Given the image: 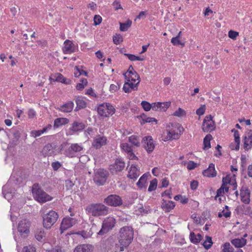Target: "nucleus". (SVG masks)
<instances>
[{
  "instance_id": "obj_1",
  "label": "nucleus",
  "mask_w": 252,
  "mask_h": 252,
  "mask_svg": "<svg viewBox=\"0 0 252 252\" xmlns=\"http://www.w3.org/2000/svg\"><path fill=\"white\" fill-rule=\"evenodd\" d=\"M133 72L132 74H124L126 82L124 85L123 90L126 93L138 89V85L140 82V76L136 72Z\"/></svg>"
},
{
  "instance_id": "obj_2",
  "label": "nucleus",
  "mask_w": 252,
  "mask_h": 252,
  "mask_svg": "<svg viewBox=\"0 0 252 252\" xmlns=\"http://www.w3.org/2000/svg\"><path fill=\"white\" fill-rule=\"evenodd\" d=\"M86 210L94 217H99L107 215L109 208L102 203H92L87 207Z\"/></svg>"
},
{
  "instance_id": "obj_3",
  "label": "nucleus",
  "mask_w": 252,
  "mask_h": 252,
  "mask_svg": "<svg viewBox=\"0 0 252 252\" xmlns=\"http://www.w3.org/2000/svg\"><path fill=\"white\" fill-rule=\"evenodd\" d=\"M133 238V229L130 226H124L120 231L119 242L122 243L123 245H129Z\"/></svg>"
},
{
  "instance_id": "obj_4",
  "label": "nucleus",
  "mask_w": 252,
  "mask_h": 252,
  "mask_svg": "<svg viewBox=\"0 0 252 252\" xmlns=\"http://www.w3.org/2000/svg\"><path fill=\"white\" fill-rule=\"evenodd\" d=\"M170 128L167 130V135L166 138V140H171L173 139H178L184 131V128L179 124H169L168 126Z\"/></svg>"
},
{
  "instance_id": "obj_5",
  "label": "nucleus",
  "mask_w": 252,
  "mask_h": 252,
  "mask_svg": "<svg viewBox=\"0 0 252 252\" xmlns=\"http://www.w3.org/2000/svg\"><path fill=\"white\" fill-rule=\"evenodd\" d=\"M32 193L35 199L40 202H45L52 199V197L42 190L38 184H34L32 188Z\"/></svg>"
},
{
  "instance_id": "obj_6",
  "label": "nucleus",
  "mask_w": 252,
  "mask_h": 252,
  "mask_svg": "<svg viewBox=\"0 0 252 252\" xmlns=\"http://www.w3.org/2000/svg\"><path fill=\"white\" fill-rule=\"evenodd\" d=\"M43 225L46 229H50L57 221L59 215L55 211L51 210L43 217Z\"/></svg>"
},
{
  "instance_id": "obj_7",
  "label": "nucleus",
  "mask_w": 252,
  "mask_h": 252,
  "mask_svg": "<svg viewBox=\"0 0 252 252\" xmlns=\"http://www.w3.org/2000/svg\"><path fill=\"white\" fill-rule=\"evenodd\" d=\"M107 172L103 169H99L94 173V181L98 186L103 185L107 178Z\"/></svg>"
},
{
  "instance_id": "obj_8",
  "label": "nucleus",
  "mask_w": 252,
  "mask_h": 252,
  "mask_svg": "<svg viewBox=\"0 0 252 252\" xmlns=\"http://www.w3.org/2000/svg\"><path fill=\"white\" fill-rule=\"evenodd\" d=\"M216 127L215 122L213 120L211 115L206 116L203 120L202 129L205 132H210Z\"/></svg>"
},
{
  "instance_id": "obj_9",
  "label": "nucleus",
  "mask_w": 252,
  "mask_h": 252,
  "mask_svg": "<svg viewBox=\"0 0 252 252\" xmlns=\"http://www.w3.org/2000/svg\"><path fill=\"white\" fill-rule=\"evenodd\" d=\"M97 112L99 115L108 117L115 113V109L112 105L102 104L98 107Z\"/></svg>"
},
{
  "instance_id": "obj_10",
  "label": "nucleus",
  "mask_w": 252,
  "mask_h": 252,
  "mask_svg": "<svg viewBox=\"0 0 252 252\" xmlns=\"http://www.w3.org/2000/svg\"><path fill=\"white\" fill-rule=\"evenodd\" d=\"M104 202L111 206L117 207L121 206L123 203L121 197L116 194H111L104 200Z\"/></svg>"
},
{
  "instance_id": "obj_11",
  "label": "nucleus",
  "mask_w": 252,
  "mask_h": 252,
  "mask_svg": "<svg viewBox=\"0 0 252 252\" xmlns=\"http://www.w3.org/2000/svg\"><path fill=\"white\" fill-rule=\"evenodd\" d=\"M115 220L113 218H108L104 220L102 224L101 229L97 232V234L102 235L106 234L114 226Z\"/></svg>"
},
{
  "instance_id": "obj_12",
  "label": "nucleus",
  "mask_w": 252,
  "mask_h": 252,
  "mask_svg": "<svg viewBox=\"0 0 252 252\" xmlns=\"http://www.w3.org/2000/svg\"><path fill=\"white\" fill-rule=\"evenodd\" d=\"M31 222L27 219L22 220L18 223V230L21 234H28L30 232Z\"/></svg>"
},
{
  "instance_id": "obj_13",
  "label": "nucleus",
  "mask_w": 252,
  "mask_h": 252,
  "mask_svg": "<svg viewBox=\"0 0 252 252\" xmlns=\"http://www.w3.org/2000/svg\"><path fill=\"white\" fill-rule=\"evenodd\" d=\"M142 143L143 147L150 154L152 153L155 149V145L154 140L151 136H146L143 138Z\"/></svg>"
},
{
  "instance_id": "obj_14",
  "label": "nucleus",
  "mask_w": 252,
  "mask_h": 252,
  "mask_svg": "<svg viewBox=\"0 0 252 252\" xmlns=\"http://www.w3.org/2000/svg\"><path fill=\"white\" fill-rule=\"evenodd\" d=\"M125 163L121 159H117L113 164L110 166V171L112 174H116L123 170Z\"/></svg>"
},
{
  "instance_id": "obj_15",
  "label": "nucleus",
  "mask_w": 252,
  "mask_h": 252,
  "mask_svg": "<svg viewBox=\"0 0 252 252\" xmlns=\"http://www.w3.org/2000/svg\"><path fill=\"white\" fill-rule=\"evenodd\" d=\"M76 220L71 218H64L61 223L60 229L61 233L67 229L72 227L76 223Z\"/></svg>"
},
{
  "instance_id": "obj_16",
  "label": "nucleus",
  "mask_w": 252,
  "mask_h": 252,
  "mask_svg": "<svg viewBox=\"0 0 252 252\" xmlns=\"http://www.w3.org/2000/svg\"><path fill=\"white\" fill-rule=\"evenodd\" d=\"M83 150V147L77 143L71 144L70 146L65 151L66 156L72 158L74 156V153L79 152Z\"/></svg>"
},
{
  "instance_id": "obj_17",
  "label": "nucleus",
  "mask_w": 252,
  "mask_h": 252,
  "mask_svg": "<svg viewBox=\"0 0 252 252\" xmlns=\"http://www.w3.org/2000/svg\"><path fill=\"white\" fill-rule=\"evenodd\" d=\"M240 195L241 198V201L245 203L249 204L251 201L250 199V190L246 186H243L241 189Z\"/></svg>"
},
{
  "instance_id": "obj_18",
  "label": "nucleus",
  "mask_w": 252,
  "mask_h": 252,
  "mask_svg": "<svg viewBox=\"0 0 252 252\" xmlns=\"http://www.w3.org/2000/svg\"><path fill=\"white\" fill-rule=\"evenodd\" d=\"M75 49L76 46L71 41L67 39L64 42L63 50L64 54H71L75 51Z\"/></svg>"
},
{
  "instance_id": "obj_19",
  "label": "nucleus",
  "mask_w": 252,
  "mask_h": 252,
  "mask_svg": "<svg viewBox=\"0 0 252 252\" xmlns=\"http://www.w3.org/2000/svg\"><path fill=\"white\" fill-rule=\"evenodd\" d=\"M170 104L171 102L170 101L162 103L160 102L153 103V110L154 111H165L170 106Z\"/></svg>"
},
{
  "instance_id": "obj_20",
  "label": "nucleus",
  "mask_w": 252,
  "mask_h": 252,
  "mask_svg": "<svg viewBox=\"0 0 252 252\" xmlns=\"http://www.w3.org/2000/svg\"><path fill=\"white\" fill-rule=\"evenodd\" d=\"M56 146L52 144H48L44 146L42 153L44 156H51L55 155Z\"/></svg>"
},
{
  "instance_id": "obj_21",
  "label": "nucleus",
  "mask_w": 252,
  "mask_h": 252,
  "mask_svg": "<svg viewBox=\"0 0 252 252\" xmlns=\"http://www.w3.org/2000/svg\"><path fill=\"white\" fill-rule=\"evenodd\" d=\"M94 247L92 245L82 244L78 245L73 252H93Z\"/></svg>"
},
{
  "instance_id": "obj_22",
  "label": "nucleus",
  "mask_w": 252,
  "mask_h": 252,
  "mask_svg": "<svg viewBox=\"0 0 252 252\" xmlns=\"http://www.w3.org/2000/svg\"><path fill=\"white\" fill-rule=\"evenodd\" d=\"M203 175L207 177H216L217 172L215 168V164L213 163H210L208 168L203 171Z\"/></svg>"
},
{
  "instance_id": "obj_23",
  "label": "nucleus",
  "mask_w": 252,
  "mask_h": 252,
  "mask_svg": "<svg viewBox=\"0 0 252 252\" xmlns=\"http://www.w3.org/2000/svg\"><path fill=\"white\" fill-rule=\"evenodd\" d=\"M107 139L105 136H98L94 141L93 145L96 149L100 148L101 146L106 144Z\"/></svg>"
},
{
  "instance_id": "obj_24",
  "label": "nucleus",
  "mask_w": 252,
  "mask_h": 252,
  "mask_svg": "<svg viewBox=\"0 0 252 252\" xmlns=\"http://www.w3.org/2000/svg\"><path fill=\"white\" fill-rule=\"evenodd\" d=\"M123 150L126 152L131 159H137V157L132 152L131 147L127 143H123L121 145Z\"/></svg>"
},
{
  "instance_id": "obj_25",
  "label": "nucleus",
  "mask_w": 252,
  "mask_h": 252,
  "mask_svg": "<svg viewBox=\"0 0 252 252\" xmlns=\"http://www.w3.org/2000/svg\"><path fill=\"white\" fill-rule=\"evenodd\" d=\"M161 207L164 211L168 212L174 208L175 204L173 201L163 199Z\"/></svg>"
},
{
  "instance_id": "obj_26",
  "label": "nucleus",
  "mask_w": 252,
  "mask_h": 252,
  "mask_svg": "<svg viewBox=\"0 0 252 252\" xmlns=\"http://www.w3.org/2000/svg\"><path fill=\"white\" fill-rule=\"evenodd\" d=\"M231 244L236 248H242L247 243V240L244 238H235L231 241Z\"/></svg>"
},
{
  "instance_id": "obj_27",
  "label": "nucleus",
  "mask_w": 252,
  "mask_h": 252,
  "mask_svg": "<svg viewBox=\"0 0 252 252\" xmlns=\"http://www.w3.org/2000/svg\"><path fill=\"white\" fill-rule=\"evenodd\" d=\"M139 170L135 166H131L128 172L127 177L131 179H137L139 175Z\"/></svg>"
},
{
  "instance_id": "obj_28",
  "label": "nucleus",
  "mask_w": 252,
  "mask_h": 252,
  "mask_svg": "<svg viewBox=\"0 0 252 252\" xmlns=\"http://www.w3.org/2000/svg\"><path fill=\"white\" fill-rule=\"evenodd\" d=\"M73 107L74 103L70 101L61 106L59 110L63 112L68 113L72 110Z\"/></svg>"
},
{
  "instance_id": "obj_29",
  "label": "nucleus",
  "mask_w": 252,
  "mask_h": 252,
  "mask_svg": "<svg viewBox=\"0 0 252 252\" xmlns=\"http://www.w3.org/2000/svg\"><path fill=\"white\" fill-rule=\"evenodd\" d=\"M85 127V126L84 123L74 122L72 124V126L70 128V130L74 132H77L84 129Z\"/></svg>"
},
{
  "instance_id": "obj_30",
  "label": "nucleus",
  "mask_w": 252,
  "mask_h": 252,
  "mask_svg": "<svg viewBox=\"0 0 252 252\" xmlns=\"http://www.w3.org/2000/svg\"><path fill=\"white\" fill-rule=\"evenodd\" d=\"M52 127L51 125H48L45 127H44L42 129L38 130H32L31 132V134L32 136L34 137H36L40 136L43 133L46 132L48 129H50Z\"/></svg>"
},
{
  "instance_id": "obj_31",
  "label": "nucleus",
  "mask_w": 252,
  "mask_h": 252,
  "mask_svg": "<svg viewBox=\"0 0 252 252\" xmlns=\"http://www.w3.org/2000/svg\"><path fill=\"white\" fill-rule=\"evenodd\" d=\"M189 238L191 243L193 244H197L201 241L203 237L200 234L196 235L193 232H191L189 235Z\"/></svg>"
},
{
  "instance_id": "obj_32",
  "label": "nucleus",
  "mask_w": 252,
  "mask_h": 252,
  "mask_svg": "<svg viewBox=\"0 0 252 252\" xmlns=\"http://www.w3.org/2000/svg\"><path fill=\"white\" fill-rule=\"evenodd\" d=\"M147 177L148 176L146 174H143L140 177L139 181L137 183V185L139 188L142 189L143 188H146V184L147 183Z\"/></svg>"
},
{
  "instance_id": "obj_33",
  "label": "nucleus",
  "mask_w": 252,
  "mask_h": 252,
  "mask_svg": "<svg viewBox=\"0 0 252 252\" xmlns=\"http://www.w3.org/2000/svg\"><path fill=\"white\" fill-rule=\"evenodd\" d=\"M150 211L149 207L144 208L142 205H139V206H137L135 208V212L136 215H139L142 214H148Z\"/></svg>"
},
{
  "instance_id": "obj_34",
  "label": "nucleus",
  "mask_w": 252,
  "mask_h": 252,
  "mask_svg": "<svg viewBox=\"0 0 252 252\" xmlns=\"http://www.w3.org/2000/svg\"><path fill=\"white\" fill-rule=\"evenodd\" d=\"M69 120L66 118H57L54 121V126L58 127L59 126L68 124Z\"/></svg>"
},
{
  "instance_id": "obj_35",
  "label": "nucleus",
  "mask_w": 252,
  "mask_h": 252,
  "mask_svg": "<svg viewBox=\"0 0 252 252\" xmlns=\"http://www.w3.org/2000/svg\"><path fill=\"white\" fill-rule=\"evenodd\" d=\"M76 107L75 111H77L79 110L84 108L86 106V103L85 101L81 98L78 97L76 99Z\"/></svg>"
},
{
  "instance_id": "obj_36",
  "label": "nucleus",
  "mask_w": 252,
  "mask_h": 252,
  "mask_svg": "<svg viewBox=\"0 0 252 252\" xmlns=\"http://www.w3.org/2000/svg\"><path fill=\"white\" fill-rule=\"evenodd\" d=\"M120 24V30L121 31L125 32L127 31L132 25V21L128 19L126 23H123L119 22Z\"/></svg>"
},
{
  "instance_id": "obj_37",
  "label": "nucleus",
  "mask_w": 252,
  "mask_h": 252,
  "mask_svg": "<svg viewBox=\"0 0 252 252\" xmlns=\"http://www.w3.org/2000/svg\"><path fill=\"white\" fill-rule=\"evenodd\" d=\"M128 141L132 145L136 147H139L140 145V137L136 135H132L128 138Z\"/></svg>"
},
{
  "instance_id": "obj_38",
  "label": "nucleus",
  "mask_w": 252,
  "mask_h": 252,
  "mask_svg": "<svg viewBox=\"0 0 252 252\" xmlns=\"http://www.w3.org/2000/svg\"><path fill=\"white\" fill-rule=\"evenodd\" d=\"M212 138L211 134H207L203 140V149L206 150L209 149L211 147L210 140Z\"/></svg>"
},
{
  "instance_id": "obj_39",
  "label": "nucleus",
  "mask_w": 252,
  "mask_h": 252,
  "mask_svg": "<svg viewBox=\"0 0 252 252\" xmlns=\"http://www.w3.org/2000/svg\"><path fill=\"white\" fill-rule=\"evenodd\" d=\"M45 237V233L44 230L38 229L35 232V238L38 241H41Z\"/></svg>"
},
{
  "instance_id": "obj_40",
  "label": "nucleus",
  "mask_w": 252,
  "mask_h": 252,
  "mask_svg": "<svg viewBox=\"0 0 252 252\" xmlns=\"http://www.w3.org/2000/svg\"><path fill=\"white\" fill-rule=\"evenodd\" d=\"M142 118V121H141V124L142 125L144 124L147 123H152L153 122H157V120L154 118L148 117L147 116L143 115L141 116Z\"/></svg>"
},
{
  "instance_id": "obj_41",
  "label": "nucleus",
  "mask_w": 252,
  "mask_h": 252,
  "mask_svg": "<svg viewBox=\"0 0 252 252\" xmlns=\"http://www.w3.org/2000/svg\"><path fill=\"white\" fill-rule=\"evenodd\" d=\"M213 244L212 238L210 236H207L206 237V240L203 243L202 245L206 250L210 249Z\"/></svg>"
},
{
  "instance_id": "obj_42",
  "label": "nucleus",
  "mask_w": 252,
  "mask_h": 252,
  "mask_svg": "<svg viewBox=\"0 0 252 252\" xmlns=\"http://www.w3.org/2000/svg\"><path fill=\"white\" fill-rule=\"evenodd\" d=\"M180 39L176 36L173 37L171 40V42L173 45H181L182 47H183L185 46V42H182Z\"/></svg>"
},
{
  "instance_id": "obj_43",
  "label": "nucleus",
  "mask_w": 252,
  "mask_h": 252,
  "mask_svg": "<svg viewBox=\"0 0 252 252\" xmlns=\"http://www.w3.org/2000/svg\"><path fill=\"white\" fill-rule=\"evenodd\" d=\"M234 136L235 138V142L236 143V146L235 148H231V149L232 150L235 149L236 150H238L239 149V145H240V136H239V134L238 131H235V133L234 134Z\"/></svg>"
},
{
  "instance_id": "obj_44",
  "label": "nucleus",
  "mask_w": 252,
  "mask_h": 252,
  "mask_svg": "<svg viewBox=\"0 0 252 252\" xmlns=\"http://www.w3.org/2000/svg\"><path fill=\"white\" fill-rule=\"evenodd\" d=\"M50 79L53 80L54 81H57L62 83L64 79V77L62 74L57 73L53 77H50Z\"/></svg>"
},
{
  "instance_id": "obj_45",
  "label": "nucleus",
  "mask_w": 252,
  "mask_h": 252,
  "mask_svg": "<svg viewBox=\"0 0 252 252\" xmlns=\"http://www.w3.org/2000/svg\"><path fill=\"white\" fill-rule=\"evenodd\" d=\"M158 184V180L157 179H154L150 182V186L148 188L149 191H152L157 189Z\"/></svg>"
},
{
  "instance_id": "obj_46",
  "label": "nucleus",
  "mask_w": 252,
  "mask_h": 252,
  "mask_svg": "<svg viewBox=\"0 0 252 252\" xmlns=\"http://www.w3.org/2000/svg\"><path fill=\"white\" fill-rule=\"evenodd\" d=\"M113 42L116 45L120 44L123 40V37L120 34H116L113 37Z\"/></svg>"
},
{
  "instance_id": "obj_47",
  "label": "nucleus",
  "mask_w": 252,
  "mask_h": 252,
  "mask_svg": "<svg viewBox=\"0 0 252 252\" xmlns=\"http://www.w3.org/2000/svg\"><path fill=\"white\" fill-rule=\"evenodd\" d=\"M141 104L143 108L146 111H149L151 109H153V103L150 104L146 101H142Z\"/></svg>"
},
{
  "instance_id": "obj_48",
  "label": "nucleus",
  "mask_w": 252,
  "mask_h": 252,
  "mask_svg": "<svg viewBox=\"0 0 252 252\" xmlns=\"http://www.w3.org/2000/svg\"><path fill=\"white\" fill-rule=\"evenodd\" d=\"M233 248L229 243H225L223 245V249L220 252H233Z\"/></svg>"
},
{
  "instance_id": "obj_49",
  "label": "nucleus",
  "mask_w": 252,
  "mask_h": 252,
  "mask_svg": "<svg viewBox=\"0 0 252 252\" xmlns=\"http://www.w3.org/2000/svg\"><path fill=\"white\" fill-rule=\"evenodd\" d=\"M174 116L181 117L186 115V111L181 108H179L173 114Z\"/></svg>"
},
{
  "instance_id": "obj_50",
  "label": "nucleus",
  "mask_w": 252,
  "mask_h": 252,
  "mask_svg": "<svg viewBox=\"0 0 252 252\" xmlns=\"http://www.w3.org/2000/svg\"><path fill=\"white\" fill-rule=\"evenodd\" d=\"M174 199L176 200V201H179L180 200L181 203H182V204H186L188 202V199L187 198H186V197H183L180 194H179V195H176L175 197H174Z\"/></svg>"
},
{
  "instance_id": "obj_51",
  "label": "nucleus",
  "mask_w": 252,
  "mask_h": 252,
  "mask_svg": "<svg viewBox=\"0 0 252 252\" xmlns=\"http://www.w3.org/2000/svg\"><path fill=\"white\" fill-rule=\"evenodd\" d=\"M102 22V18L99 15H95L94 18V25L97 26L99 25Z\"/></svg>"
},
{
  "instance_id": "obj_52",
  "label": "nucleus",
  "mask_w": 252,
  "mask_h": 252,
  "mask_svg": "<svg viewBox=\"0 0 252 252\" xmlns=\"http://www.w3.org/2000/svg\"><path fill=\"white\" fill-rule=\"evenodd\" d=\"M22 252H36L35 248L30 245L23 248Z\"/></svg>"
},
{
  "instance_id": "obj_53",
  "label": "nucleus",
  "mask_w": 252,
  "mask_h": 252,
  "mask_svg": "<svg viewBox=\"0 0 252 252\" xmlns=\"http://www.w3.org/2000/svg\"><path fill=\"white\" fill-rule=\"evenodd\" d=\"M205 105H201V107H200L198 109H197L196 113L198 116L202 115L205 113Z\"/></svg>"
},
{
  "instance_id": "obj_54",
  "label": "nucleus",
  "mask_w": 252,
  "mask_h": 252,
  "mask_svg": "<svg viewBox=\"0 0 252 252\" xmlns=\"http://www.w3.org/2000/svg\"><path fill=\"white\" fill-rule=\"evenodd\" d=\"M239 35V32L230 30L228 32V37L232 39H235L237 36Z\"/></svg>"
},
{
  "instance_id": "obj_55",
  "label": "nucleus",
  "mask_w": 252,
  "mask_h": 252,
  "mask_svg": "<svg viewBox=\"0 0 252 252\" xmlns=\"http://www.w3.org/2000/svg\"><path fill=\"white\" fill-rule=\"evenodd\" d=\"M51 165L55 171L58 170L62 166L61 163L59 161L52 162Z\"/></svg>"
},
{
  "instance_id": "obj_56",
  "label": "nucleus",
  "mask_w": 252,
  "mask_h": 252,
  "mask_svg": "<svg viewBox=\"0 0 252 252\" xmlns=\"http://www.w3.org/2000/svg\"><path fill=\"white\" fill-rule=\"evenodd\" d=\"M197 166V164L193 161H189L188 163L187 168L190 170L194 169Z\"/></svg>"
},
{
  "instance_id": "obj_57",
  "label": "nucleus",
  "mask_w": 252,
  "mask_h": 252,
  "mask_svg": "<svg viewBox=\"0 0 252 252\" xmlns=\"http://www.w3.org/2000/svg\"><path fill=\"white\" fill-rule=\"evenodd\" d=\"M73 186L74 184L71 181L69 180L65 181V186L67 190L71 189Z\"/></svg>"
},
{
  "instance_id": "obj_58",
  "label": "nucleus",
  "mask_w": 252,
  "mask_h": 252,
  "mask_svg": "<svg viewBox=\"0 0 252 252\" xmlns=\"http://www.w3.org/2000/svg\"><path fill=\"white\" fill-rule=\"evenodd\" d=\"M115 10H118L119 9H123L120 2L119 1L115 0L113 3Z\"/></svg>"
},
{
  "instance_id": "obj_59",
  "label": "nucleus",
  "mask_w": 252,
  "mask_h": 252,
  "mask_svg": "<svg viewBox=\"0 0 252 252\" xmlns=\"http://www.w3.org/2000/svg\"><path fill=\"white\" fill-rule=\"evenodd\" d=\"M21 132L19 130H15L13 132V135L14 137V138L16 139V140H18L20 137H21Z\"/></svg>"
},
{
  "instance_id": "obj_60",
  "label": "nucleus",
  "mask_w": 252,
  "mask_h": 252,
  "mask_svg": "<svg viewBox=\"0 0 252 252\" xmlns=\"http://www.w3.org/2000/svg\"><path fill=\"white\" fill-rule=\"evenodd\" d=\"M198 186V182L196 180H193L190 182V189L192 190H195Z\"/></svg>"
},
{
  "instance_id": "obj_61",
  "label": "nucleus",
  "mask_w": 252,
  "mask_h": 252,
  "mask_svg": "<svg viewBox=\"0 0 252 252\" xmlns=\"http://www.w3.org/2000/svg\"><path fill=\"white\" fill-rule=\"evenodd\" d=\"M224 192L223 187L221 186L220 188L217 190V195L215 197V199H217L218 197L222 196Z\"/></svg>"
},
{
  "instance_id": "obj_62",
  "label": "nucleus",
  "mask_w": 252,
  "mask_h": 252,
  "mask_svg": "<svg viewBox=\"0 0 252 252\" xmlns=\"http://www.w3.org/2000/svg\"><path fill=\"white\" fill-rule=\"evenodd\" d=\"M222 184L224 183V185H226L228 184H230L231 182V178L229 175H227L226 177H223L222 178Z\"/></svg>"
},
{
  "instance_id": "obj_63",
  "label": "nucleus",
  "mask_w": 252,
  "mask_h": 252,
  "mask_svg": "<svg viewBox=\"0 0 252 252\" xmlns=\"http://www.w3.org/2000/svg\"><path fill=\"white\" fill-rule=\"evenodd\" d=\"M75 69H76L74 73L75 77H78L82 74V73L81 72V69L78 66H75Z\"/></svg>"
},
{
  "instance_id": "obj_64",
  "label": "nucleus",
  "mask_w": 252,
  "mask_h": 252,
  "mask_svg": "<svg viewBox=\"0 0 252 252\" xmlns=\"http://www.w3.org/2000/svg\"><path fill=\"white\" fill-rule=\"evenodd\" d=\"M119 88V85L111 84L110 87V91L112 92H116Z\"/></svg>"
}]
</instances>
